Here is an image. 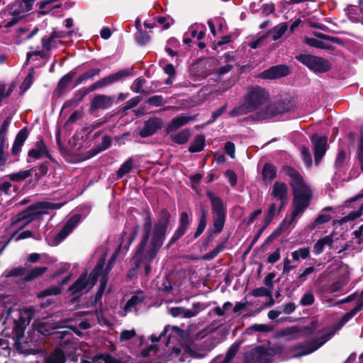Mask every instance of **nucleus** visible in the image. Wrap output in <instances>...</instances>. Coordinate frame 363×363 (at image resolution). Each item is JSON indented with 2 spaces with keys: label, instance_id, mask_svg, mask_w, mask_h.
<instances>
[{
  "label": "nucleus",
  "instance_id": "obj_1",
  "mask_svg": "<svg viewBox=\"0 0 363 363\" xmlns=\"http://www.w3.org/2000/svg\"><path fill=\"white\" fill-rule=\"evenodd\" d=\"M267 100L268 94L264 89L259 86L251 88L244 96L242 103L235 107L230 115L234 117L255 112L250 118L254 121H262L288 112L291 108L289 103L282 101L261 108Z\"/></svg>",
  "mask_w": 363,
  "mask_h": 363
},
{
  "label": "nucleus",
  "instance_id": "obj_2",
  "mask_svg": "<svg viewBox=\"0 0 363 363\" xmlns=\"http://www.w3.org/2000/svg\"><path fill=\"white\" fill-rule=\"evenodd\" d=\"M57 144L62 156L69 162L85 161L108 149L111 145V138H102L101 144L90 150L79 153L84 147V138H56Z\"/></svg>",
  "mask_w": 363,
  "mask_h": 363
},
{
  "label": "nucleus",
  "instance_id": "obj_3",
  "mask_svg": "<svg viewBox=\"0 0 363 363\" xmlns=\"http://www.w3.org/2000/svg\"><path fill=\"white\" fill-rule=\"evenodd\" d=\"M152 228V215L150 210H147L144 218L143 234L140 242L135 247V250L132 259L133 260L140 261V268L143 264L145 268V275L146 277L150 274L152 269V262L161 249V247L158 246L152 247V245L150 244L146 253H144L145 249L150 239Z\"/></svg>",
  "mask_w": 363,
  "mask_h": 363
},
{
  "label": "nucleus",
  "instance_id": "obj_4",
  "mask_svg": "<svg viewBox=\"0 0 363 363\" xmlns=\"http://www.w3.org/2000/svg\"><path fill=\"white\" fill-rule=\"evenodd\" d=\"M210 200L212 211V220L213 228L208 230L201 245V250H206L214 239V235L222 232L227 216V209L223 200L211 191L206 192Z\"/></svg>",
  "mask_w": 363,
  "mask_h": 363
},
{
  "label": "nucleus",
  "instance_id": "obj_5",
  "mask_svg": "<svg viewBox=\"0 0 363 363\" xmlns=\"http://www.w3.org/2000/svg\"><path fill=\"white\" fill-rule=\"evenodd\" d=\"M34 0H16L0 13L1 27L10 28L17 24L33 9Z\"/></svg>",
  "mask_w": 363,
  "mask_h": 363
},
{
  "label": "nucleus",
  "instance_id": "obj_6",
  "mask_svg": "<svg viewBox=\"0 0 363 363\" xmlns=\"http://www.w3.org/2000/svg\"><path fill=\"white\" fill-rule=\"evenodd\" d=\"M64 203H51L48 201H39L35 202L33 204L29 206L23 211L19 212L16 216V219L13 220L12 224H16L21 221H26L20 227V230L24 228L33 220L36 219L38 216L47 213L48 210H57L62 208Z\"/></svg>",
  "mask_w": 363,
  "mask_h": 363
},
{
  "label": "nucleus",
  "instance_id": "obj_7",
  "mask_svg": "<svg viewBox=\"0 0 363 363\" xmlns=\"http://www.w3.org/2000/svg\"><path fill=\"white\" fill-rule=\"evenodd\" d=\"M105 265V258L101 257L89 277L86 272H83L78 279L68 288L71 296H74L88 287L89 291L98 281L101 269Z\"/></svg>",
  "mask_w": 363,
  "mask_h": 363
},
{
  "label": "nucleus",
  "instance_id": "obj_8",
  "mask_svg": "<svg viewBox=\"0 0 363 363\" xmlns=\"http://www.w3.org/2000/svg\"><path fill=\"white\" fill-rule=\"evenodd\" d=\"M281 172L291 179L289 184L294 196H298L300 199H307V196H309L310 199H312V190L305 183L303 177L297 169L291 166L284 165L280 170V173Z\"/></svg>",
  "mask_w": 363,
  "mask_h": 363
},
{
  "label": "nucleus",
  "instance_id": "obj_9",
  "mask_svg": "<svg viewBox=\"0 0 363 363\" xmlns=\"http://www.w3.org/2000/svg\"><path fill=\"white\" fill-rule=\"evenodd\" d=\"M334 333L335 331H330L306 343L301 342L291 345L289 349V352L291 353L290 357L299 358L313 353L328 341Z\"/></svg>",
  "mask_w": 363,
  "mask_h": 363
},
{
  "label": "nucleus",
  "instance_id": "obj_10",
  "mask_svg": "<svg viewBox=\"0 0 363 363\" xmlns=\"http://www.w3.org/2000/svg\"><path fill=\"white\" fill-rule=\"evenodd\" d=\"M171 215L167 208H162L158 216L157 222L153 229L150 244L152 245V247L162 246L167 231V228L170 223Z\"/></svg>",
  "mask_w": 363,
  "mask_h": 363
},
{
  "label": "nucleus",
  "instance_id": "obj_11",
  "mask_svg": "<svg viewBox=\"0 0 363 363\" xmlns=\"http://www.w3.org/2000/svg\"><path fill=\"white\" fill-rule=\"evenodd\" d=\"M34 315V311L32 309H23L19 311L18 317L13 320L12 334L15 340V345L17 350L21 347L20 341L24 337L25 330L30 324Z\"/></svg>",
  "mask_w": 363,
  "mask_h": 363
},
{
  "label": "nucleus",
  "instance_id": "obj_12",
  "mask_svg": "<svg viewBox=\"0 0 363 363\" xmlns=\"http://www.w3.org/2000/svg\"><path fill=\"white\" fill-rule=\"evenodd\" d=\"M295 58L315 73L326 72L331 68V64L328 60L315 55L300 54Z\"/></svg>",
  "mask_w": 363,
  "mask_h": 363
},
{
  "label": "nucleus",
  "instance_id": "obj_13",
  "mask_svg": "<svg viewBox=\"0 0 363 363\" xmlns=\"http://www.w3.org/2000/svg\"><path fill=\"white\" fill-rule=\"evenodd\" d=\"M191 222L192 218H190L186 211H183L180 213L178 227L167 243V248L172 247L177 240L185 235Z\"/></svg>",
  "mask_w": 363,
  "mask_h": 363
},
{
  "label": "nucleus",
  "instance_id": "obj_14",
  "mask_svg": "<svg viewBox=\"0 0 363 363\" xmlns=\"http://www.w3.org/2000/svg\"><path fill=\"white\" fill-rule=\"evenodd\" d=\"M80 214H74L71 216L63 225L60 232L55 235L53 239V245H57L63 241L74 230L81 220Z\"/></svg>",
  "mask_w": 363,
  "mask_h": 363
},
{
  "label": "nucleus",
  "instance_id": "obj_15",
  "mask_svg": "<svg viewBox=\"0 0 363 363\" xmlns=\"http://www.w3.org/2000/svg\"><path fill=\"white\" fill-rule=\"evenodd\" d=\"M290 73L289 67L284 65L273 66L259 74V77L266 79H276Z\"/></svg>",
  "mask_w": 363,
  "mask_h": 363
},
{
  "label": "nucleus",
  "instance_id": "obj_16",
  "mask_svg": "<svg viewBox=\"0 0 363 363\" xmlns=\"http://www.w3.org/2000/svg\"><path fill=\"white\" fill-rule=\"evenodd\" d=\"M28 156L35 160L46 157L52 162L57 163L56 160L50 154V151L43 140L36 142L35 147L28 151Z\"/></svg>",
  "mask_w": 363,
  "mask_h": 363
},
{
  "label": "nucleus",
  "instance_id": "obj_17",
  "mask_svg": "<svg viewBox=\"0 0 363 363\" xmlns=\"http://www.w3.org/2000/svg\"><path fill=\"white\" fill-rule=\"evenodd\" d=\"M311 141L313 145L315 162L318 164L328 147L327 138H311Z\"/></svg>",
  "mask_w": 363,
  "mask_h": 363
},
{
  "label": "nucleus",
  "instance_id": "obj_18",
  "mask_svg": "<svg viewBox=\"0 0 363 363\" xmlns=\"http://www.w3.org/2000/svg\"><path fill=\"white\" fill-rule=\"evenodd\" d=\"M127 75L128 74L125 71H120L118 72L110 74L91 84L90 86V89L94 91L96 89L109 86L119 81L121 79Z\"/></svg>",
  "mask_w": 363,
  "mask_h": 363
},
{
  "label": "nucleus",
  "instance_id": "obj_19",
  "mask_svg": "<svg viewBox=\"0 0 363 363\" xmlns=\"http://www.w3.org/2000/svg\"><path fill=\"white\" fill-rule=\"evenodd\" d=\"M163 121L159 118H151L145 123L140 136H150L157 133L163 127Z\"/></svg>",
  "mask_w": 363,
  "mask_h": 363
},
{
  "label": "nucleus",
  "instance_id": "obj_20",
  "mask_svg": "<svg viewBox=\"0 0 363 363\" xmlns=\"http://www.w3.org/2000/svg\"><path fill=\"white\" fill-rule=\"evenodd\" d=\"M114 103V98L111 96L98 94L94 96L91 102V109H106Z\"/></svg>",
  "mask_w": 363,
  "mask_h": 363
},
{
  "label": "nucleus",
  "instance_id": "obj_21",
  "mask_svg": "<svg viewBox=\"0 0 363 363\" xmlns=\"http://www.w3.org/2000/svg\"><path fill=\"white\" fill-rule=\"evenodd\" d=\"M208 216V209H206L204 206H201L200 208L198 225L193 237L191 239V241L195 240L203 233L207 225Z\"/></svg>",
  "mask_w": 363,
  "mask_h": 363
},
{
  "label": "nucleus",
  "instance_id": "obj_22",
  "mask_svg": "<svg viewBox=\"0 0 363 363\" xmlns=\"http://www.w3.org/2000/svg\"><path fill=\"white\" fill-rule=\"evenodd\" d=\"M271 196L276 200H286L288 199V187L286 183L275 182Z\"/></svg>",
  "mask_w": 363,
  "mask_h": 363
},
{
  "label": "nucleus",
  "instance_id": "obj_23",
  "mask_svg": "<svg viewBox=\"0 0 363 363\" xmlns=\"http://www.w3.org/2000/svg\"><path fill=\"white\" fill-rule=\"evenodd\" d=\"M195 116H190L186 115H181L173 118L167 127L168 133L175 131L180 127L186 125L190 121L194 120Z\"/></svg>",
  "mask_w": 363,
  "mask_h": 363
},
{
  "label": "nucleus",
  "instance_id": "obj_24",
  "mask_svg": "<svg viewBox=\"0 0 363 363\" xmlns=\"http://www.w3.org/2000/svg\"><path fill=\"white\" fill-rule=\"evenodd\" d=\"M277 169L272 163L266 162L262 170V177L264 183H271L277 177Z\"/></svg>",
  "mask_w": 363,
  "mask_h": 363
},
{
  "label": "nucleus",
  "instance_id": "obj_25",
  "mask_svg": "<svg viewBox=\"0 0 363 363\" xmlns=\"http://www.w3.org/2000/svg\"><path fill=\"white\" fill-rule=\"evenodd\" d=\"M268 350L264 346H257L250 352V360L255 359L258 362L265 361L268 363L267 357L269 356Z\"/></svg>",
  "mask_w": 363,
  "mask_h": 363
},
{
  "label": "nucleus",
  "instance_id": "obj_26",
  "mask_svg": "<svg viewBox=\"0 0 363 363\" xmlns=\"http://www.w3.org/2000/svg\"><path fill=\"white\" fill-rule=\"evenodd\" d=\"M333 243V235H328L320 238L313 246V253L315 255L321 254L325 249V245L332 246Z\"/></svg>",
  "mask_w": 363,
  "mask_h": 363
},
{
  "label": "nucleus",
  "instance_id": "obj_27",
  "mask_svg": "<svg viewBox=\"0 0 363 363\" xmlns=\"http://www.w3.org/2000/svg\"><path fill=\"white\" fill-rule=\"evenodd\" d=\"M48 271L47 267H36L30 270L22 279L24 282L31 281L44 274Z\"/></svg>",
  "mask_w": 363,
  "mask_h": 363
},
{
  "label": "nucleus",
  "instance_id": "obj_28",
  "mask_svg": "<svg viewBox=\"0 0 363 363\" xmlns=\"http://www.w3.org/2000/svg\"><path fill=\"white\" fill-rule=\"evenodd\" d=\"M206 138H194L190 143L188 151L191 153L200 152L203 150L206 145Z\"/></svg>",
  "mask_w": 363,
  "mask_h": 363
},
{
  "label": "nucleus",
  "instance_id": "obj_29",
  "mask_svg": "<svg viewBox=\"0 0 363 363\" xmlns=\"http://www.w3.org/2000/svg\"><path fill=\"white\" fill-rule=\"evenodd\" d=\"M227 240L228 239L226 238L224 241L218 243L213 250L203 255L202 259L203 260L210 261L216 257L220 252H223L225 249Z\"/></svg>",
  "mask_w": 363,
  "mask_h": 363
},
{
  "label": "nucleus",
  "instance_id": "obj_30",
  "mask_svg": "<svg viewBox=\"0 0 363 363\" xmlns=\"http://www.w3.org/2000/svg\"><path fill=\"white\" fill-rule=\"evenodd\" d=\"M134 168L133 161L132 158H128L118 169L116 177L118 179H122L123 176L128 174Z\"/></svg>",
  "mask_w": 363,
  "mask_h": 363
},
{
  "label": "nucleus",
  "instance_id": "obj_31",
  "mask_svg": "<svg viewBox=\"0 0 363 363\" xmlns=\"http://www.w3.org/2000/svg\"><path fill=\"white\" fill-rule=\"evenodd\" d=\"M62 293L61 286H52L38 294V298H44L48 296H57Z\"/></svg>",
  "mask_w": 363,
  "mask_h": 363
},
{
  "label": "nucleus",
  "instance_id": "obj_32",
  "mask_svg": "<svg viewBox=\"0 0 363 363\" xmlns=\"http://www.w3.org/2000/svg\"><path fill=\"white\" fill-rule=\"evenodd\" d=\"M32 175L31 169L21 170L8 175V177L12 182H20L24 181Z\"/></svg>",
  "mask_w": 363,
  "mask_h": 363
},
{
  "label": "nucleus",
  "instance_id": "obj_33",
  "mask_svg": "<svg viewBox=\"0 0 363 363\" xmlns=\"http://www.w3.org/2000/svg\"><path fill=\"white\" fill-rule=\"evenodd\" d=\"M288 28V24L286 23H281L274 26L270 33H273V40H277L286 33Z\"/></svg>",
  "mask_w": 363,
  "mask_h": 363
},
{
  "label": "nucleus",
  "instance_id": "obj_34",
  "mask_svg": "<svg viewBox=\"0 0 363 363\" xmlns=\"http://www.w3.org/2000/svg\"><path fill=\"white\" fill-rule=\"evenodd\" d=\"M276 214H277L276 203H270L266 213L264 216L262 223H264L265 225H269Z\"/></svg>",
  "mask_w": 363,
  "mask_h": 363
},
{
  "label": "nucleus",
  "instance_id": "obj_35",
  "mask_svg": "<svg viewBox=\"0 0 363 363\" xmlns=\"http://www.w3.org/2000/svg\"><path fill=\"white\" fill-rule=\"evenodd\" d=\"M49 163L48 162H44L40 164L33 167L31 169V172L33 171L35 172V177L37 179H41L43 177L47 174L48 172Z\"/></svg>",
  "mask_w": 363,
  "mask_h": 363
},
{
  "label": "nucleus",
  "instance_id": "obj_36",
  "mask_svg": "<svg viewBox=\"0 0 363 363\" xmlns=\"http://www.w3.org/2000/svg\"><path fill=\"white\" fill-rule=\"evenodd\" d=\"M101 277L100 279V284L98 288V290L95 294V302H98L101 300L102 296L104 293V290L106 287L108 277L106 274L101 275Z\"/></svg>",
  "mask_w": 363,
  "mask_h": 363
},
{
  "label": "nucleus",
  "instance_id": "obj_37",
  "mask_svg": "<svg viewBox=\"0 0 363 363\" xmlns=\"http://www.w3.org/2000/svg\"><path fill=\"white\" fill-rule=\"evenodd\" d=\"M121 246H118V247L114 251L113 254L112 255L111 257L108 262V264H106V267L103 268L101 269V272L100 273V275L106 274L108 277V273L112 269V263L115 261L116 258L121 254Z\"/></svg>",
  "mask_w": 363,
  "mask_h": 363
},
{
  "label": "nucleus",
  "instance_id": "obj_38",
  "mask_svg": "<svg viewBox=\"0 0 363 363\" xmlns=\"http://www.w3.org/2000/svg\"><path fill=\"white\" fill-rule=\"evenodd\" d=\"M100 72H101V69L99 68L91 69L84 72V74H81L78 77L77 82V84H80L85 80L91 79L94 77L99 75L100 74Z\"/></svg>",
  "mask_w": 363,
  "mask_h": 363
},
{
  "label": "nucleus",
  "instance_id": "obj_39",
  "mask_svg": "<svg viewBox=\"0 0 363 363\" xmlns=\"http://www.w3.org/2000/svg\"><path fill=\"white\" fill-rule=\"evenodd\" d=\"M359 311L357 308H353L349 312L346 313L339 320L336 325V329L342 328L346 324L351 318H352Z\"/></svg>",
  "mask_w": 363,
  "mask_h": 363
},
{
  "label": "nucleus",
  "instance_id": "obj_40",
  "mask_svg": "<svg viewBox=\"0 0 363 363\" xmlns=\"http://www.w3.org/2000/svg\"><path fill=\"white\" fill-rule=\"evenodd\" d=\"M144 300V297L139 296L138 295H133L131 298L126 302L124 310L128 311L132 308L135 307L138 304L141 303Z\"/></svg>",
  "mask_w": 363,
  "mask_h": 363
},
{
  "label": "nucleus",
  "instance_id": "obj_41",
  "mask_svg": "<svg viewBox=\"0 0 363 363\" xmlns=\"http://www.w3.org/2000/svg\"><path fill=\"white\" fill-rule=\"evenodd\" d=\"M94 361L103 360L104 363H121V361L109 353L100 354L94 357Z\"/></svg>",
  "mask_w": 363,
  "mask_h": 363
},
{
  "label": "nucleus",
  "instance_id": "obj_42",
  "mask_svg": "<svg viewBox=\"0 0 363 363\" xmlns=\"http://www.w3.org/2000/svg\"><path fill=\"white\" fill-rule=\"evenodd\" d=\"M146 84V80L142 78H138L135 80L134 83L131 86V89L135 93L143 94L145 93L144 86Z\"/></svg>",
  "mask_w": 363,
  "mask_h": 363
},
{
  "label": "nucleus",
  "instance_id": "obj_43",
  "mask_svg": "<svg viewBox=\"0 0 363 363\" xmlns=\"http://www.w3.org/2000/svg\"><path fill=\"white\" fill-rule=\"evenodd\" d=\"M13 90V86L10 85L7 87V85L4 83H0V104L4 99L9 97Z\"/></svg>",
  "mask_w": 363,
  "mask_h": 363
},
{
  "label": "nucleus",
  "instance_id": "obj_44",
  "mask_svg": "<svg viewBox=\"0 0 363 363\" xmlns=\"http://www.w3.org/2000/svg\"><path fill=\"white\" fill-rule=\"evenodd\" d=\"M74 77V74L72 72H69L65 76H63L60 82H58V88L60 89V91L66 89L67 86L70 84L72 79Z\"/></svg>",
  "mask_w": 363,
  "mask_h": 363
},
{
  "label": "nucleus",
  "instance_id": "obj_45",
  "mask_svg": "<svg viewBox=\"0 0 363 363\" xmlns=\"http://www.w3.org/2000/svg\"><path fill=\"white\" fill-rule=\"evenodd\" d=\"M26 138H16L11 149L13 155H18L19 154Z\"/></svg>",
  "mask_w": 363,
  "mask_h": 363
},
{
  "label": "nucleus",
  "instance_id": "obj_46",
  "mask_svg": "<svg viewBox=\"0 0 363 363\" xmlns=\"http://www.w3.org/2000/svg\"><path fill=\"white\" fill-rule=\"evenodd\" d=\"M146 103L153 106H163L166 101L164 100L163 97L160 95H155L150 97L147 101Z\"/></svg>",
  "mask_w": 363,
  "mask_h": 363
},
{
  "label": "nucleus",
  "instance_id": "obj_47",
  "mask_svg": "<svg viewBox=\"0 0 363 363\" xmlns=\"http://www.w3.org/2000/svg\"><path fill=\"white\" fill-rule=\"evenodd\" d=\"M247 330H252L261 333H268L272 330V327L265 324H254L252 325Z\"/></svg>",
  "mask_w": 363,
  "mask_h": 363
},
{
  "label": "nucleus",
  "instance_id": "obj_48",
  "mask_svg": "<svg viewBox=\"0 0 363 363\" xmlns=\"http://www.w3.org/2000/svg\"><path fill=\"white\" fill-rule=\"evenodd\" d=\"M362 215V212L359 208L356 211H352L348 215L342 217L340 220V223H345L348 221H353L357 218H359Z\"/></svg>",
  "mask_w": 363,
  "mask_h": 363
},
{
  "label": "nucleus",
  "instance_id": "obj_49",
  "mask_svg": "<svg viewBox=\"0 0 363 363\" xmlns=\"http://www.w3.org/2000/svg\"><path fill=\"white\" fill-rule=\"evenodd\" d=\"M357 159L359 162L360 169L363 172V138H359L357 150Z\"/></svg>",
  "mask_w": 363,
  "mask_h": 363
},
{
  "label": "nucleus",
  "instance_id": "obj_50",
  "mask_svg": "<svg viewBox=\"0 0 363 363\" xmlns=\"http://www.w3.org/2000/svg\"><path fill=\"white\" fill-rule=\"evenodd\" d=\"M133 266L130 269H128V272H127V278L129 279V280H131L135 277H137V270L138 269H140V260H133Z\"/></svg>",
  "mask_w": 363,
  "mask_h": 363
},
{
  "label": "nucleus",
  "instance_id": "obj_51",
  "mask_svg": "<svg viewBox=\"0 0 363 363\" xmlns=\"http://www.w3.org/2000/svg\"><path fill=\"white\" fill-rule=\"evenodd\" d=\"M93 91L90 89V86L88 88H82L79 89L74 94L73 99L78 103L81 102L84 97L87 95L89 92Z\"/></svg>",
  "mask_w": 363,
  "mask_h": 363
},
{
  "label": "nucleus",
  "instance_id": "obj_52",
  "mask_svg": "<svg viewBox=\"0 0 363 363\" xmlns=\"http://www.w3.org/2000/svg\"><path fill=\"white\" fill-rule=\"evenodd\" d=\"M315 301V297L314 295L311 293L308 292L303 295L300 300V304L301 306H311Z\"/></svg>",
  "mask_w": 363,
  "mask_h": 363
},
{
  "label": "nucleus",
  "instance_id": "obj_53",
  "mask_svg": "<svg viewBox=\"0 0 363 363\" xmlns=\"http://www.w3.org/2000/svg\"><path fill=\"white\" fill-rule=\"evenodd\" d=\"M26 269L23 267H18L11 269L6 274V277H18L25 274Z\"/></svg>",
  "mask_w": 363,
  "mask_h": 363
},
{
  "label": "nucleus",
  "instance_id": "obj_54",
  "mask_svg": "<svg viewBox=\"0 0 363 363\" xmlns=\"http://www.w3.org/2000/svg\"><path fill=\"white\" fill-rule=\"evenodd\" d=\"M252 295L256 297L259 296H271L272 291L263 286L256 288L251 292Z\"/></svg>",
  "mask_w": 363,
  "mask_h": 363
},
{
  "label": "nucleus",
  "instance_id": "obj_55",
  "mask_svg": "<svg viewBox=\"0 0 363 363\" xmlns=\"http://www.w3.org/2000/svg\"><path fill=\"white\" fill-rule=\"evenodd\" d=\"M41 43L43 48L45 50H50L55 45V38L52 35L49 38H43Z\"/></svg>",
  "mask_w": 363,
  "mask_h": 363
},
{
  "label": "nucleus",
  "instance_id": "obj_56",
  "mask_svg": "<svg viewBox=\"0 0 363 363\" xmlns=\"http://www.w3.org/2000/svg\"><path fill=\"white\" fill-rule=\"evenodd\" d=\"M306 208L307 207H304L301 204H293V211L291 215V221H294L300 213H303Z\"/></svg>",
  "mask_w": 363,
  "mask_h": 363
},
{
  "label": "nucleus",
  "instance_id": "obj_57",
  "mask_svg": "<svg viewBox=\"0 0 363 363\" xmlns=\"http://www.w3.org/2000/svg\"><path fill=\"white\" fill-rule=\"evenodd\" d=\"M142 100L139 96H135L126 102V105L123 107V111L125 112L135 106H136Z\"/></svg>",
  "mask_w": 363,
  "mask_h": 363
},
{
  "label": "nucleus",
  "instance_id": "obj_58",
  "mask_svg": "<svg viewBox=\"0 0 363 363\" xmlns=\"http://www.w3.org/2000/svg\"><path fill=\"white\" fill-rule=\"evenodd\" d=\"M346 152L344 150H339L335 160V165L337 167H341L344 165L346 160Z\"/></svg>",
  "mask_w": 363,
  "mask_h": 363
},
{
  "label": "nucleus",
  "instance_id": "obj_59",
  "mask_svg": "<svg viewBox=\"0 0 363 363\" xmlns=\"http://www.w3.org/2000/svg\"><path fill=\"white\" fill-rule=\"evenodd\" d=\"M225 176L228 179V181L232 186H235L237 184L238 177L233 170L227 169L225 172Z\"/></svg>",
  "mask_w": 363,
  "mask_h": 363
},
{
  "label": "nucleus",
  "instance_id": "obj_60",
  "mask_svg": "<svg viewBox=\"0 0 363 363\" xmlns=\"http://www.w3.org/2000/svg\"><path fill=\"white\" fill-rule=\"evenodd\" d=\"M33 69H32L30 71V72L28 74L26 77L25 78L23 84H22V86H21V88L23 89V91H26L31 86L33 81Z\"/></svg>",
  "mask_w": 363,
  "mask_h": 363
},
{
  "label": "nucleus",
  "instance_id": "obj_61",
  "mask_svg": "<svg viewBox=\"0 0 363 363\" xmlns=\"http://www.w3.org/2000/svg\"><path fill=\"white\" fill-rule=\"evenodd\" d=\"M136 335V332L135 330H123L121 332L120 335V340L121 341H126L129 340L131 338L134 337Z\"/></svg>",
  "mask_w": 363,
  "mask_h": 363
},
{
  "label": "nucleus",
  "instance_id": "obj_62",
  "mask_svg": "<svg viewBox=\"0 0 363 363\" xmlns=\"http://www.w3.org/2000/svg\"><path fill=\"white\" fill-rule=\"evenodd\" d=\"M280 251H281L280 248L277 247L273 253L270 254L267 258L268 263H269L271 264H274L277 262H278L281 257Z\"/></svg>",
  "mask_w": 363,
  "mask_h": 363
},
{
  "label": "nucleus",
  "instance_id": "obj_63",
  "mask_svg": "<svg viewBox=\"0 0 363 363\" xmlns=\"http://www.w3.org/2000/svg\"><path fill=\"white\" fill-rule=\"evenodd\" d=\"M225 151L230 158L234 159L235 157V147L233 143L227 142L225 145Z\"/></svg>",
  "mask_w": 363,
  "mask_h": 363
},
{
  "label": "nucleus",
  "instance_id": "obj_64",
  "mask_svg": "<svg viewBox=\"0 0 363 363\" xmlns=\"http://www.w3.org/2000/svg\"><path fill=\"white\" fill-rule=\"evenodd\" d=\"M301 153L303 159L306 164H307V165L308 166H311L312 164V158L308 148L305 146H303Z\"/></svg>",
  "mask_w": 363,
  "mask_h": 363
}]
</instances>
